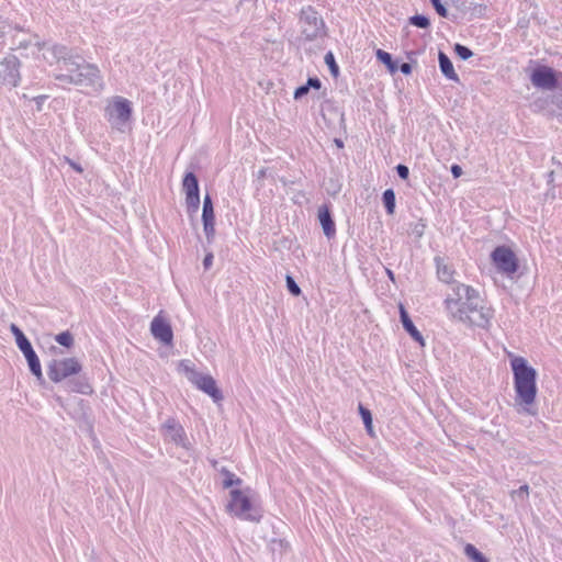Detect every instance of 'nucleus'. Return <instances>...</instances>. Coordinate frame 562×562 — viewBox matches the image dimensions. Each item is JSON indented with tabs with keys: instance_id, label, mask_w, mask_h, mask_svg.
Masks as SVG:
<instances>
[{
	"instance_id": "f257e3e1",
	"label": "nucleus",
	"mask_w": 562,
	"mask_h": 562,
	"mask_svg": "<svg viewBox=\"0 0 562 562\" xmlns=\"http://www.w3.org/2000/svg\"><path fill=\"white\" fill-rule=\"evenodd\" d=\"M44 58L49 63L59 64V74L55 79L59 82L102 88L100 70L95 65L87 63L81 56L74 55L71 49L65 45L55 44L44 53Z\"/></svg>"
},
{
	"instance_id": "f03ea898",
	"label": "nucleus",
	"mask_w": 562,
	"mask_h": 562,
	"mask_svg": "<svg viewBox=\"0 0 562 562\" xmlns=\"http://www.w3.org/2000/svg\"><path fill=\"white\" fill-rule=\"evenodd\" d=\"M510 368L513 371L514 389L516 392L515 400L518 404L524 406V409L527 413L533 414V412L530 411V406L535 404L538 392L537 370L520 356H513L510 358Z\"/></svg>"
},
{
	"instance_id": "7ed1b4c3",
	"label": "nucleus",
	"mask_w": 562,
	"mask_h": 562,
	"mask_svg": "<svg viewBox=\"0 0 562 562\" xmlns=\"http://www.w3.org/2000/svg\"><path fill=\"white\" fill-rule=\"evenodd\" d=\"M445 304L453 319L484 329L490 327L494 316V311L485 304L479 292L468 301L464 307L457 306L454 301H445Z\"/></svg>"
},
{
	"instance_id": "20e7f679",
	"label": "nucleus",
	"mask_w": 562,
	"mask_h": 562,
	"mask_svg": "<svg viewBox=\"0 0 562 562\" xmlns=\"http://www.w3.org/2000/svg\"><path fill=\"white\" fill-rule=\"evenodd\" d=\"M250 491L249 487L244 491L238 488L232 490L229 492L231 499L226 508L239 519L259 522L262 515L258 508L254 507L248 494Z\"/></svg>"
},
{
	"instance_id": "39448f33",
	"label": "nucleus",
	"mask_w": 562,
	"mask_h": 562,
	"mask_svg": "<svg viewBox=\"0 0 562 562\" xmlns=\"http://www.w3.org/2000/svg\"><path fill=\"white\" fill-rule=\"evenodd\" d=\"M81 370L82 366L76 358L52 359L47 364V375L54 383L78 375Z\"/></svg>"
},
{
	"instance_id": "423d86ee",
	"label": "nucleus",
	"mask_w": 562,
	"mask_h": 562,
	"mask_svg": "<svg viewBox=\"0 0 562 562\" xmlns=\"http://www.w3.org/2000/svg\"><path fill=\"white\" fill-rule=\"evenodd\" d=\"M300 22L302 34L307 41H314L324 33L325 23L318 12L311 5L301 10Z\"/></svg>"
},
{
	"instance_id": "0eeeda50",
	"label": "nucleus",
	"mask_w": 562,
	"mask_h": 562,
	"mask_svg": "<svg viewBox=\"0 0 562 562\" xmlns=\"http://www.w3.org/2000/svg\"><path fill=\"white\" fill-rule=\"evenodd\" d=\"M182 189L186 193L187 213L190 217L196 215L200 209L199 179L194 172L188 171L182 179Z\"/></svg>"
},
{
	"instance_id": "6e6552de",
	"label": "nucleus",
	"mask_w": 562,
	"mask_h": 562,
	"mask_svg": "<svg viewBox=\"0 0 562 562\" xmlns=\"http://www.w3.org/2000/svg\"><path fill=\"white\" fill-rule=\"evenodd\" d=\"M491 259L497 270L502 273L510 276L518 271V259L515 252L507 246H497L492 251Z\"/></svg>"
},
{
	"instance_id": "1a4fd4ad",
	"label": "nucleus",
	"mask_w": 562,
	"mask_h": 562,
	"mask_svg": "<svg viewBox=\"0 0 562 562\" xmlns=\"http://www.w3.org/2000/svg\"><path fill=\"white\" fill-rule=\"evenodd\" d=\"M189 381L194 384L200 391L207 394L214 403L223 401L224 396L222 391L217 387L215 379L210 374H204L195 370H190Z\"/></svg>"
},
{
	"instance_id": "9d476101",
	"label": "nucleus",
	"mask_w": 562,
	"mask_h": 562,
	"mask_svg": "<svg viewBox=\"0 0 562 562\" xmlns=\"http://www.w3.org/2000/svg\"><path fill=\"white\" fill-rule=\"evenodd\" d=\"M105 111L109 122L117 128L128 122L132 116L131 102L122 97H116Z\"/></svg>"
},
{
	"instance_id": "9b49d317",
	"label": "nucleus",
	"mask_w": 562,
	"mask_h": 562,
	"mask_svg": "<svg viewBox=\"0 0 562 562\" xmlns=\"http://www.w3.org/2000/svg\"><path fill=\"white\" fill-rule=\"evenodd\" d=\"M530 81L536 88L554 90L559 86L558 72L546 65L537 66L531 75Z\"/></svg>"
},
{
	"instance_id": "f8f14e48",
	"label": "nucleus",
	"mask_w": 562,
	"mask_h": 562,
	"mask_svg": "<svg viewBox=\"0 0 562 562\" xmlns=\"http://www.w3.org/2000/svg\"><path fill=\"white\" fill-rule=\"evenodd\" d=\"M20 60L14 55H8L0 61V83L16 87L20 81Z\"/></svg>"
},
{
	"instance_id": "ddd939ff",
	"label": "nucleus",
	"mask_w": 562,
	"mask_h": 562,
	"mask_svg": "<svg viewBox=\"0 0 562 562\" xmlns=\"http://www.w3.org/2000/svg\"><path fill=\"white\" fill-rule=\"evenodd\" d=\"M16 346L25 357L30 372L36 378L40 384H44L45 379L42 372L41 361L35 350L33 349L31 341L27 339Z\"/></svg>"
},
{
	"instance_id": "4468645a",
	"label": "nucleus",
	"mask_w": 562,
	"mask_h": 562,
	"mask_svg": "<svg viewBox=\"0 0 562 562\" xmlns=\"http://www.w3.org/2000/svg\"><path fill=\"white\" fill-rule=\"evenodd\" d=\"M202 223L205 237L209 243L213 241L215 237V213L214 204L211 195L205 194L202 205Z\"/></svg>"
},
{
	"instance_id": "2eb2a0df",
	"label": "nucleus",
	"mask_w": 562,
	"mask_h": 562,
	"mask_svg": "<svg viewBox=\"0 0 562 562\" xmlns=\"http://www.w3.org/2000/svg\"><path fill=\"white\" fill-rule=\"evenodd\" d=\"M150 333L155 339L164 345H171L173 333L170 324L160 315L154 317L150 324Z\"/></svg>"
},
{
	"instance_id": "dca6fc26",
	"label": "nucleus",
	"mask_w": 562,
	"mask_h": 562,
	"mask_svg": "<svg viewBox=\"0 0 562 562\" xmlns=\"http://www.w3.org/2000/svg\"><path fill=\"white\" fill-rule=\"evenodd\" d=\"M166 436L178 446L187 447V436L183 427L175 419L168 418L162 425Z\"/></svg>"
},
{
	"instance_id": "f3484780",
	"label": "nucleus",
	"mask_w": 562,
	"mask_h": 562,
	"mask_svg": "<svg viewBox=\"0 0 562 562\" xmlns=\"http://www.w3.org/2000/svg\"><path fill=\"white\" fill-rule=\"evenodd\" d=\"M318 221L322 226L324 235L328 239L335 237L336 225L328 204H323L318 207Z\"/></svg>"
},
{
	"instance_id": "a211bd4d",
	"label": "nucleus",
	"mask_w": 562,
	"mask_h": 562,
	"mask_svg": "<svg viewBox=\"0 0 562 562\" xmlns=\"http://www.w3.org/2000/svg\"><path fill=\"white\" fill-rule=\"evenodd\" d=\"M400 319L403 325V328L405 331L420 346L425 345L424 337L420 334V331L416 328L413 321L411 319V316L408 312L405 310V307L401 304L400 305Z\"/></svg>"
},
{
	"instance_id": "6ab92c4d",
	"label": "nucleus",
	"mask_w": 562,
	"mask_h": 562,
	"mask_svg": "<svg viewBox=\"0 0 562 562\" xmlns=\"http://www.w3.org/2000/svg\"><path fill=\"white\" fill-rule=\"evenodd\" d=\"M452 291L454 297H448L446 299V301H454L457 303V306L460 305V301H462L463 299H468L469 301L475 293L479 292L471 285H467L460 282H452Z\"/></svg>"
},
{
	"instance_id": "aec40b11",
	"label": "nucleus",
	"mask_w": 562,
	"mask_h": 562,
	"mask_svg": "<svg viewBox=\"0 0 562 562\" xmlns=\"http://www.w3.org/2000/svg\"><path fill=\"white\" fill-rule=\"evenodd\" d=\"M438 61H439L440 71L447 79L452 80L454 82L460 81V78L453 68L451 59L445 52L439 50Z\"/></svg>"
},
{
	"instance_id": "412c9836",
	"label": "nucleus",
	"mask_w": 562,
	"mask_h": 562,
	"mask_svg": "<svg viewBox=\"0 0 562 562\" xmlns=\"http://www.w3.org/2000/svg\"><path fill=\"white\" fill-rule=\"evenodd\" d=\"M67 385L70 392L91 394L93 391L85 375H77L74 379H69Z\"/></svg>"
},
{
	"instance_id": "4be33fe9",
	"label": "nucleus",
	"mask_w": 562,
	"mask_h": 562,
	"mask_svg": "<svg viewBox=\"0 0 562 562\" xmlns=\"http://www.w3.org/2000/svg\"><path fill=\"white\" fill-rule=\"evenodd\" d=\"M435 262L438 278L446 283H451L453 271L443 262L440 257H436Z\"/></svg>"
},
{
	"instance_id": "5701e85b",
	"label": "nucleus",
	"mask_w": 562,
	"mask_h": 562,
	"mask_svg": "<svg viewBox=\"0 0 562 562\" xmlns=\"http://www.w3.org/2000/svg\"><path fill=\"white\" fill-rule=\"evenodd\" d=\"M375 56L379 61L386 66L391 74H394L397 70V63L393 60V57L390 53L383 49H378Z\"/></svg>"
},
{
	"instance_id": "b1692460",
	"label": "nucleus",
	"mask_w": 562,
	"mask_h": 562,
	"mask_svg": "<svg viewBox=\"0 0 562 562\" xmlns=\"http://www.w3.org/2000/svg\"><path fill=\"white\" fill-rule=\"evenodd\" d=\"M382 202L389 215H393L396 206V198L393 189H386L382 194Z\"/></svg>"
},
{
	"instance_id": "393cba45",
	"label": "nucleus",
	"mask_w": 562,
	"mask_h": 562,
	"mask_svg": "<svg viewBox=\"0 0 562 562\" xmlns=\"http://www.w3.org/2000/svg\"><path fill=\"white\" fill-rule=\"evenodd\" d=\"M464 554L473 562H490L488 559L471 543L465 544Z\"/></svg>"
},
{
	"instance_id": "a878e982",
	"label": "nucleus",
	"mask_w": 562,
	"mask_h": 562,
	"mask_svg": "<svg viewBox=\"0 0 562 562\" xmlns=\"http://www.w3.org/2000/svg\"><path fill=\"white\" fill-rule=\"evenodd\" d=\"M220 472L224 475L223 487L229 488L234 485H240L243 483L241 479L232 473L228 469L222 468Z\"/></svg>"
},
{
	"instance_id": "bb28decb",
	"label": "nucleus",
	"mask_w": 562,
	"mask_h": 562,
	"mask_svg": "<svg viewBox=\"0 0 562 562\" xmlns=\"http://www.w3.org/2000/svg\"><path fill=\"white\" fill-rule=\"evenodd\" d=\"M408 23L418 29H428L430 26V20L427 15L415 14L408 19Z\"/></svg>"
},
{
	"instance_id": "cd10ccee",
	"label": "nucleus",
	"mask_w": 562,
	"mask_h": 562,
	"mask_svg": "<svg viewBox=\"0 0 562 562\" xmlns=\"http://www.w3.org/2000/svg\"><path fill=\"white\" fill-rule=\"evenodd\" d=\"M55 340L63 347L71 348L75 344L72 334L69 330L61 331L55 336Z\"/></svg>"
},
{
	"instance_id": "c85d7f7f",
	"label": "nucleus",
	"mask_w": 562,
	"mask_h": 562,
	"mask_svg": "<svg viewBox=\"0 0 562 562\" xmlns=\"http://www.w3.org/2000/svg\"><path fill=\"white\" fill-rule=\"evenodd\" d=\"M324 61L327 65L330 75L334 78H337L339 76V67H338L335 56L331 52L326 53V55L324 57Z\"/></svg>"
},
{
	"instance_id": "c756f323",
	"label": "nucleus",
	"mask_w": 562,
	"mask_h": 562,
	"mask_svg": "<svg viewBox=\"0 0 562 562\" xmlns=\"http://www.w3.org/2000/svg\"><path fill=\"white\" fill-rule=\"evenodd\" d=\"M453 52L462 60H468L473 56V52L468 46L459 43L454 45Z\"/></svg>"
},
{
	"instance_id": "7c9ffc66",
	"label": "nucleus",
	"mask_w": 562,
	"mask_h": 562,
	"mask_svg": "<svg viewBox=\"0 0 562 562\" xmlns=\"http://www.w3.org/2000/svg\"><path fill=\"white\" fill-rule=\"evenodd\" d=\"M285 284L289 293H291L293 296H299L301 294V288L291 274L285 276Z\"/></svg>"
},
{
	"instance_id": "2f4dec72",
	"label": "nucleus",
	"mask_w": 562,
	"mask_h": 562,
	"mask_svg": "<svg viewBox=\"0 0 562 562\" xmlns=\"http://www.w3.org/2000/svg\"><path fill=\"white\" fill-rule=\"evenodd\" d=\"M10 330L11 333L13 334L14 338H15V344L19 345L25 340H27L29 338L24 335V333L21 330V328L15 325V324H11L10 325Z\"/></svg>"
},
{
	"instance_id": "473e14b6",
	"label": "nucleus",
	"mask_w": 562,
	"mask_h": 562,
	"mask_svg": "<svg viewBox=\"0 0 562 562\" xmlns=\"http://www.w3.org/2000/svg\"><path fill=\"white\" fill-rule=\"evenodd\" d=\"M10 330L11 333L13 334L14 338H15V344L19 345L25 340H27L29 338L24 335V333L21 330V328L15 325V324H11L10 325Z\"/></svg>"
},
{
	"instance_id": "72a5a7b5",
	"label": "nucleus",
	"mask_w": 562,
	"mask_h": 562,
	"mask_svg": "<svg viewBox=\"0 0 562 562\" xmlns=\"http://www.w3.org/2000/svg\"><path fill=\"white\" fill-rule=\"evenodd\" d=\"M358 411L364 425L372 424V414L369 408L359 403Z\"/></svg>"
},
{
	"instance_id": "f704fd0d",
	"label": "nucleus",
	"mask_w": 562,
	"mask_h": 562,
	"mask_svg": "<svg viewBox=\"0 0 562 562\" xmlns=\"http://www.w3.org/2000/svg\"><path fill=\"white\" fill-rule=\"evenodd\" d=\"M429 1H430L431 5L434 7V9L436 10V12L438 13V15H440L441 18L448 16V10L442 4L441 0H429Z\"/></svg>"
},
{
	"instance_id": "c9c22d12",
	"label": "nucleus",
	"mask_w": 562,
	"mask_h": 562,
	"mask_svg": "<svg viewBox=\"0 0 562 562\" xmlns=\"http://www.w3.org/2000/svg\"><path fill=\"white\" fill-rule=\"evenodd\" d=\"M395 170H396V173L397 176L403 179V180H406L408 179L409 177V169L406 165H403V164H398L396 167H395Z\"/></svg>"
},
{
	"instance_id": "e433bc0d",
	"label": "nucleus",
	"mask_w": 562,
	"mask_h": 562,
	"mask_svg": "<svg viewBox=\"0 0 562 562\" xmlns=\"http://www.w3.org/2000/svg\"><path fill=\"white\" fill-rule=\"evenodd\" d=\"M310 89L308 87L305 85H302L300 87H297L295 90H294V93H293V98L295 100H300L302 99L304 95H306L308 93Z\"/></svg>"
},
{
	"instance_id": "4c0bfd02",
	"label": "nucleus",
	"mask_w": 562,
	"mask_h": 562,
	"mask_svg": "<svg viewBox=\"0 0 562 562\" xmlns=\"http://www.w3.org/2000/svg\"><path fill=\"white\" fill-rule=\"evenodd\" d=\"M306 86L308 87V89L318 90L322 87V81L317 77H308Z\"/></svg>"
},
{
	"instance_id": "58836bf2",
	"label": "nucleus",
	"mask_w": 562,
	"mask_h": 562,
	"mask_svg": "<svg viewBox=\"0 0 562 562\" xmlns=\"http://www.w3.org/2000/svg\"><path fill=\"white\" fill-rule=\"evenodd\" d=\"M486 11V5L484 4H480V3H474L473 4V13L476 14L477 16H482Z\"/></svg>"
},
{
	"instance_id": "ea45409f",
	"label": "nucleus",
	"mask_w": 562,
	"mask_h": 562,
	"mask_svg": "<svg viewBox=\"0 0 562 562\" xmlns=\"http://www.w3.org/2000/svg\"><path fill=\"white\" fill-rule=\"evenodd\" d=\"M450 171H451V175H452V177H453L454 179H457V178L461 177V175H462V172H463V171H462L461 166H459V165H457V164H453V165L451 166Z\"/></svg>"
},
{
	"instance_id": "a19ab883",
	"label": "nucleus",
	"mask_w": 562,
	"mask_h": 562,
	"mask_svg": "<svg viewBox=\"0 0 562 562\" xmlns=\"http://www.w3.org/2000/svg\"><path fill=\"white\" fill-rule=\"evenodd\" d=\"M397 69L406 76L412 74V65L409 63H402Z\"/></svg>"
},
{
	"instance_id": "79ce46f5",
	"label": "nucleus",
	"mask_w": 562,
	"mask_h": 562,
	"mask_svg": "<svg viewBox=\"0 0 562 562\" xmlns=\"http://www.w3.org/2000/svg\"><path fill=\"white\" fill-rule=\"evenodd\" d=\"M212 262H213V254L212 252H209L205 255L204 259H203V267L204 269H210V267L212 266Z\"/></svg>"
},
{
	"instance_id": "37998d69",
	"label": "nucleus",
	"mask_w": 562,
	"mask_h": 562,
	"mask_svg": "<svg viewBox=\"0 0 562 562\" xmlns=\"http://www.w3.org/2000/svg\"><path fill=\"white\" fill-rule=\"evenodd\" d=\"M180 367L183 369L184 372L188 373V376L190 375V370H194L192 367H191V362L189 360H182L180 362Z\"/></svg>"
},
{
	"instance_id": "c03bdc74",
	"label": "nucleus",
	"mask_w": 562,
	"mask_h": 562,
	"mask_svg": "<svg viewBox=\"0 0 562 562\" xmlns=\"http://www.w3.org/2000/svg\"><path fill=\"white\" fill-rule=\"evenodd\" d=\"M67 161L69 162L70 167L74 170H76L77 172H82L83 171L82 167L79 164H77V162H75V161H72V160H70L68 158H67Z\"/></svg>"
},
{
	"instance_id": "a18cd8bd",
	"label": "nucleus",
	"mask_w": 562,
	"mask_h": 562,
	"mask_svg": "<svg viewBox=\"0 0 562 562\" xmlns=\"http://www.w3.org/2000/svg\"><path fill=\"white\" fill-rule=\"evenodd\" d=\"M364 427H366L367 432H368L371 437H373V436H374V432H373V425H372V424H367V425H364Z\"/></svg>"
},
{
	"instance_id": "49530a36",
	"label": "nucleus",
	"mask_w": 562,
	"mask_h": 562,
	"mask_svg": "<svg viewBox=\"0 0 562 562\" xmlns=\"http://www.w3.org/2000/svg\"><path fill=\"white\" fill-rule=\"evenodd\" d=\"M528 490H529V486L525 484V485H521L516 493H518V494H521V493L528 494Z\"/></svg>"
},
{
	"instance_id": "de8ad7c7",
	"label": "nucleus",
	"mask_w": 562,
	"mask_h": 562,
	"mask_svg": "<svg viewBox=\"0 0 562 562\" xmlns=\"http://www.w3.org/2000/svg\"><path fill=\"white\" fill-rule=\"evenodd\" d=\"M386 274H387V277H389L392 281H394L395 277H394V272H393L392 270L387 269V270H386Z\"/></svg>"
},
{
	"instance_id": "09e8293b",
	"label": "nucleus",
	"mask_w": 562,
	"mask_h": 562,
	"mask_svg": "<svg viewBox=\"0 0 562 562\" xmlns=\"http://www.w3.org/2000/svg\"><path fill=\"white\" fill-rule=\"evenodd\" d=\"M335 143H336V145H337L338 147H342V146H344V143H342V140H340V139H335Z\"/></svg>"
},
{
	"instance_id": "8fccbe9b",
	"label": "nucleus",
	"mask_w": 562,
	"mask_h": 562,
	"mask_svg": "<svg viewBox=\"0 0 562 562\" xmlns=\"http://www.w3.org/2000/svg\"><path fill=\"white\" fill-rule=\"evenodd\" d=\"M553 175H554V171H550L549 172V182L553 181Z\"/></svg>"
},
{
	"instance_id": "3c124183",
	"label": "nucleus",
	"mask_w": 562,
	"mask_h": 562,
	"mask_svg": "<svg viewBox=\"0 0 562 562\" xmlns=\"http://www.w3.org/2000/svg\"><path fill=\"white\" fill-rule=\"evenodd\" d=\"M468 303V299H463L462 301H460V305L462 307H464V305Z\"/></svg>"
},
{
	"instance_id": "603ef678",
	"label": "nucleus",
	"mask_w": 562,
	"mask_h": 562,
	"mask_svg": "<svg viewBox=\"0 0 562 562\" xmlns=\"http://www.w3.org/2000/svg\"><path fill=\"white\" fill-rule=\"evenodd\" d=\"M4 32L3 31H0V36H3Z\"/></svg>"
}]
</instances>
